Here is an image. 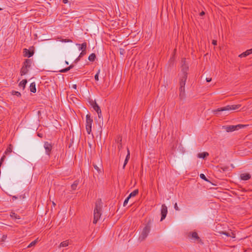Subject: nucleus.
<instances>
[{"label":"nucleus","mask_w":252,"mask_h":252,"mask_svg":"<svg viewBox=\"0 0 252 252\" xmlns=\"http://www.w3.org/2000/svg\"><path fill=\"white\" fill-rule=\"evenodd\" d=\"M181 63V73L180 76L179 96L181 99H183L185 96V86L187 79L189 66L186 63V60L185 58L182 60Z\"/></svg>","instance_id":"1"},{"label":"nucleus","mask_w":252,"mask_h":252,"mask_svg":"<svg viewBox=\"0 0 252 252\" xmlns=\"http://www.w3.org/2000/svg\"><path fill=\"white\" fill-rule=\"evenodd\" d=\"M102 203L100 199L96 200L94 212L93 223L96 224L101 215Z\"/></svg>","instance_id":"2"},{"label":"nucleus","mask_w":252,"mask_h":252,"mask_svg":"<svg viewBox=\"0 0 252 252\" xmlns=\"http://www.w3.org/2000/svg\"><path fill=\"white\" fill-rule=\"evenodd\" d=\"M240 104L237 105H227L225 107L220 108L217 109L213 110L212 111L214 114L216 115H218L219 114L220 112L223 111H228V110H234L239 109L241 107Z\"/></svg>","instance_id":"3"},{"label":"nucleus","mask_w":252,"mask_h":252,"mask_svg":"<svg viewBox=\"0 0 252 252\" xmlns=\"http://www.w3.org/2000/svg\"><path fill=\"white\" fill-rule=\"evenodd\" d=\"M151 230L150 222L149 221L144 228L143 229L139 237V240L141 241L144 240L148 236Z\"/></svg>","instance_id":"4"},{"label":"nucleus","mask_w":252,"mask_h":252,"mask_svg":"<svg viewBox=\"0 0 252 252\" xmlns=\"http://www.w3.org/2000/svg\"><path fill=\"white\" fill-rule=\"evenodd\" d=\"M247 125H237L236 126H222V129H224L226 131L229 132L238 130L239 129L244 128Z\"/></svg>","instance_id":"5"},{"label":"nucleus","mask_w":252,"mask_h":252,"mask_svg":"<svg viewBox=\"0 0 252 252\" xmlns=\"http://www.w3.org/2000/svg\"><path fill=\"white\" fill-rule=\"evenodd\" d=\"M93 119L91 118V116L87 114L86 116V128L88 134H90L92 131V125L93 123Z\"/></svg>","instance_id":"6"},{"label":"nucleus","mask_w":252,"mask_h":252,"mask_svg":"<svg viewBox=\"0 0 252 252\" xmlns=\"http://www.w3.org/2000/svg\"><path fill=\"white\" fill-rule=\"evenodd\" d=\"M167 213V207H166V206L165 204H162V206H161V220H160L161 221H162L165 218Z\"/></svg>","instance_id":"7"},{"label":"nucleus","mask_w":252,"mask_h":252,"mask_svg":"<svg viewBox=\"0 0 252 252\" xmlns=\"http://www.w3.org/2000/svg\"><path fill=\"white\" fill-rule=\"evenodd\" d=\"M44 147L46 150V154L49 155L52 149V145L48 142H46L44 143Z\"/></svg>","instance_id":"8"},{"label":"nucleus","mask_w":252,"mask_h":252,"mask_svg":"<svg viewBox=\"0 0 252 252\" xmlns=\"http://www.w3.org/2000/svg\"><path fill=\"white\" fill-rule=\"evenodd\" d=\"M251 175L249 173H242L240 175L241 179L244 181L249 180L251 178Z\"/></svg>","instance_id":"9"},{"label":"nucleus","mask_w":252,"mask_h":252,"mask_svg":"<svg viewBox=\"0 0 252 252\" xmlns=\"http://www.w3.org/2000/svg\"><path fill=\"white\" fill-rule=\"evenodd\" d=\"M23 53H24V56L25 57H28L29 58L32 57L33 54V52L30 51L27 49H24Z\"/></svg>","instance_id":"10"},{"label":"nucleus","mask_w":252,"mask_h":252,"mask_svg":"<svg viewBox=\"0 0 252 252\" xmlns=\"http://www.w3.org/2000/svg\"><path fill=\"white\" fill-rule=\"evenodd\" d=\"M127 155L126 156V159L125 160V161H124V165H123V168L124 169L125 168V166L126 165V164L127 163L129 158H130V152H129V150L128 149V148H127Z\"/></svg>","instance_id":"11"},{"label":"nucleus","mask_w":252,"mask_h":252,"mask_svg":"<svg viewBox=\"0 0 252 252\" xmlns=\"http://www.w3.org/2000/svg\"><path fill=\"white\" fill-rule=\"evenodd\" d=\"M32 61L31 59H26L23 63V66L29 68L31 67Z\"/></svg>","instance_id":"12"},{"label":"nucleus","mask_w":252,"mask_h":252,"mask_svg":"<svg viewBox=\"0 0 252 252\" xmlns=\"http://www.w3.org/2000/svg\"><path fill=\"white\" fill-rule=\"evenodd\" d=\"M252 53V49H249L240 54L239 57L240 58L246 57Z\"/></svg>","instance_id":"13"},{"label":"nucleus","mask_w":252,"mask_h":252,"mask_svg":"<svg viewBox=\"0 0 252 252\" xmlns=\"http://www.w3.org/2000/svg\"><path fill=\"white\" fill-rule=\"evenodd\" d=\"M117 143H118V148L119 151H120L122 147V138L121 137H119L117 139Z\"/></svg>","instance_id":"14"},{"label":"nucleus","mask_w":252,"mask_h":252,"mask_svg":"<svg viewBox=\"0 0 252 252\" xmlns=\"http://www.w3.org/2000/svg\"><path fill=\"white\" fill-rule=\"evenodd\" d=\"M91 104H92L94 109L96 112V111H99L100 112V108L99 106L98 105V104L96 103V102L95 101L93 102Z\"/></svg>","instance_id":"15"},{"label":"nucleus","mask_w":252,"mask_h":252,"mask_svg":"<svg viewBox=\"0 0 252 252\" xmlns=\"http://www.w3.org/2000/svg\"><path fill=\"white\" fill-rule=\"evenodd\" d=\"M77 45L79 46L80 50H86L87 44L86 42H84L82 44H77Z\"/></svg>","instance_id":"16"},{"label":"nucleus","mask_w":252,"mask_h":252,"mask_svg":"<svg viewBox=\"0 0 252 252\" xmlns=\"http://www.w3.org/2000/svg\"><path fill=\"white\" fill-rule=\"evenodd\" d=\"M28 71H29L28 68H27V67L23 66L21 69V71H20L21 75L23 76V75L26 74L28 73Z\"/></svg>","instance_id":"17"},{"label":"nucleus","mask_w":252,"mask_h":252,"mask_svg":"<svg viewBox=\"0 0 252 252\" xmlns=\"http://www.w3.org/2000/svg\"><path fill=\"white\" fill-rule=\"evenodd\" d=\"M220 233L223 234L228 237H231L232 238L235 237V234L232 232H231V233H228L224 231H222L220 232Z\"/></svg>","instance_id":"18"},{"label":"nucleus","mask_w":252,"mask_h":252,"mask_svg":"<svg viewBox=\"0 0 252 252\" xmlns=\"http://www.w3.org/2000/svg\"><path fill=\"white\" fill-rule=\"evenodd\" d=\"M208 156H209V154L207 152H203V153L198 154L197 157L199 158H204Z\"/></svg>","instance_id":"19"},{"label":"nucleus","mask_w":252,"mask_h":252,"mask_svg":"<svg viewBox=\"0 0 252 252\" xmlns=\"http://www.w3.org/2000/svg\"><path fill=\"white\" fill-rule=\"evenodd\" d=\"M30 88L31 92L34 93L36 92L35 84L34 82H33L31 84Z\"/></svg>","instance_id":"20"},{"label":"nucleus","mask_w":252,"mask_h":252,"mask_svg":"<svg viewBox=\"0 0 252 252\" xmlns=\"http://www.w3.org/2000/svg\"><path fill=\"white\" fill-rule=\"evenodd\" d=\"M10 216L11 218H12L13 219H20V217L15 213L14 212H11L10 214Z\"/></svg>","instance_id":"21"},{"label":"nucleus","mask_w":252,"mask_h":252,"mask_svg":"<svg viewBox=\"0 0 252 252\" xmlns=\"http://www.w3.org/2000/svg\"><path fill=\"white\" fill-rule=\"evenodd\" d=\"M73 67H74V65L73 64H71L68 67H66V68H65L64 69H63L61 70L60 71V72H62V73L66 72L68 71H69L70 69L72 68Z\"/></svg>","instance_id":"22"},{"label":"nucleus","mask_w":252,"mask_h":252,"mask_svg":"<svg viewBox=\"0 0 252 252\" xmlns=\"http://www.w3.org/2000/svg\"><path fill=\"white\" fill-rule=\"evenodd\" d=\"M27 83V81L26 79H24L22 81H21L19 84V87H22L23 89L25 88L26 85Z\"/></svg>","instance_id":"23"},{"label":"nucleus","mask_w":252,"mask_h":252,"mask_svg":"<svg viewBox=\"0 0 252 252\" xmlns=\"http://www.w3.org/2000/svg\"><path fill=\"white\" fill-rule=\"evenodd\" d=\"M95 58H96V56H95V54L92 53L89 56L88 59L91 62H94L95 60Z\"/></svg>","instance_id":"24"},{"label":"nucleus","mask_w":252,"mask_h":252,"mask_svg":"<svg viewBox=\"0 0 252 252\" xmlns=\"http://www.w3.org/2000/svg\"><path fill=\"white\" fill-rule=\"evenodd\" d=\"M191 237L194 240H198L199 239V237H198V234L196 232H194L191 233Z\"/></svg>","instance_id":"25"},{"label":"nucleus","mask_w":252,"mask_h":252,"mask_svg":"<svg viewBox=\"0 0 252 252\" xmlns=\"http://www.w3.org/2000/svg\"><path fill=\"white\" fill-rule=\"evenodd\" d=\"M79 184L78 181H75L74 182L73 184L71 185V188L72 190H75L76 188Z\"/></svg>","instance_id":"26"},{"label":"nucleus","mask_w":252,"mask_h":252,"mask_svg":"<svg viewBox=\"0 0 252 252\" xmlns=\"http://www.w3.org/2000/svg\"><path fill=\"white\" fill-rule=\"evenodd\" d=\"M138 193V190L135 189L129 194V195H128V197L129 198H131V197H134V196H136Z\"/></svg>","instance_id":"27"},{"label":"nucleus","mask_w":252,"mask_h":252,"mask_svg":"<svg viewBox=\"0 0 252 252\" xmlns=\"http://www.w3.org/2000/svg\"><path fill=\"white\" fill-rule=\"evenodd\" d=\"M69 244L68 240L64 241L62 242L60 245V247H67Z\"/></svg>","instance_id":"28"},{"label":"nucleus","mask_w":252,"mask_h":252,"mask_svg":"<svg viewBox=\"0 0 252 252\" xmlns=\"http://www.w3.org/2000/svg\"><path fill=\"white\" fill-rule=\"evenodd\" d=\"M12 152V145L10 144L5 151V154L7 155Z\"/></svg>","instance_id":"29"},{"label":"nucleus","mask_w":252,"mask_h":252,"mask_svg":"<svg viewBox=\"0 0 252 252\" xmlns=\"http://www.w3.org/2000/svg\"><path fill=\"white\" fill-rule=\"evenodd\" d=\"M37 239L35 240L34 241L31 242L28 246V248H31L32 247L34 246L36 243H37Z\"/></svg>","instance_id":"30"},{"label":"nucleus","mask_w":252,"mask_h":252,"mask_svg":"<svg viewBox=\"0 0 252 252\" xmlns=\"http://www.w3.org/2000/svg\"><path fill=\"white\" fill-rule=\"evenodd\" d=\"M12 94L16 95L18 97H20L21 95V93L20 92L15 91H13L12 92Z\"/></svg>","instance_id":"31"},{"label":"nucleus","mask_w":252,"mask_h":252,"mask_svg":"<svg viewBox=\"0 0 252 252\" xmlns=\"http://www.w3.org/2000/svg\"><path fill=\"white\" fill-rule=\"evenodd\" d=\"M93 166L94 168V169L98 172H101V169L99 168L96 164L93 163Z\"/></svg>","instance_id":"32"},{"label":"nucleus","mask_w":252,"mask_h":252,"mask_svg":"<svg viewBox=\"0 0 252 252\" xmlns=\"http://www.w3.org/2000/svg\"><path fill=\"white\" fill-rule=\"evenodd\" d=\"M87 53L86 50H82L81 53L79 55V57H82L84 56Z\"/></svg>","instance_id":"33"},{"label":"nucleus","mask_w":252,"mask_h":252,"mask_svg":"<svg viewBox=\"0 0 252 252\" xmlns=\"http://www.w3.org/2000/svg\"><path fill=\"white\" fill-rule=\"evenodd\" d=\"M129 198H130L128 196V197H127V198L125 199V200L124 201V204H123L124 206H126V204H127V203H128V200H129Z\"/></svg>","instance_id":"34"},{"label":"nucleus","mask_w":252,"mask_h":252,"mask_svg":"<svg viewBox=\"0 0 252 252\" xmlns=\"http://www.w3.org/2000/svg\"><path fill=\"white\" fill-rule=\"evenodd\" d=\"M99 72H100V70H99L98 71V72H97V73L94 76V79H95V80L96 81H98V74L99 73Z\"/></svg>","instance_id":"35"},{"label":"nucleus","mask_w":252,"mask_h":252,"mask_svg":"<svg viewBox=\"0 0 252 252\" xmlns=\"http://www.w3.org/2000/svg\"><path fill=\"white\" fill-rule=\"evenodd\" d=\"M200 178H201V179H203V180H205V181H207V178H206V177H205V175H204V174H201L200 175Z\"/></svg>","instance_id":"36"},{"label":"nucleus","mask_w":252,"mask_h":252,"mask_svg":"<svg viewBox=\"0 0 252 252\" xmlns=\"http://www.w3.org/2000/svg\"><path fill=\"white\" fill-rule=\"evenodd\" d=\"M7 238V235H3L2 236V238H1V242H4L5 241V240H6Z\"/></svg>","instance_id":"37"},{"label":"nucleus","mask_w":252,"mask_h":252,"mask_svg":"<svg viewBox=\"0 0 252 252\" xmlns=\"http://www.w3.org/2000/svg\"><path fill=\"white\" fill-rule=\"evenodd\" d=\"M174 209L176 210V211H179L180 210V209L178 207V205H177V203H176L174 205Z\"/></svg>","instance_id":"38"},{"label":"nucleus","mask_w":252,"mask_h":252,"mask_svg":"<svg viewBox=\"0 0 252 252\" xmlns=\"http://www.w3.org/2000/svg\"><path fill=\"white\" fill-rule=\"evenodd\" d=\"M5 158V156H3L2 157V158L0 159V165H1L2 164V162L4 161Z\"/></svg>","instance_id":"39"},{"label":"nucleus","mask_w":252,"mask_h":252,"mask_svg":"<svg viewBox=\"0 0 252 252\" xmlns=\"http://www.w3.org/2000/svg\"><path fill=\"white\" fill-rule=\"evenodd\" d=\"M97 114H98V117L100 118V117L101 116V109H100V113L99 111H96Z\"/></svg>","instance_id":"40"},{"label":"nucleus","mask_w":252,"mask_h":252,"mask_svg":"<svg viewBox=\"0 0 252 252\" xmlns=\"http://www.w3.org/2000/svg\"><path fill=\"white\" fill-rule=\"evenodd\" d=\"M125 52V50L124 49L121 48L120 49V53L121 54L123 55Z\"/></svg>","instance_id":"41"},{"label":"nucleus","mask_w":252,"mask_h":252,"mask_svg":"<svg viewBox=\"0 0 252 252\" xmlns=\"http://www.w3.org/2000/svg\"><path fill=\"white\" fill-rule=\"evenodd\" d=\"M212 44L214 45H216L217 44V41L216 40H213L212 41Z\"/></svg>","instance_id":"42"},{"label":"nucleus","mask_w":252,"mask_h":252,"mask_svg":"<svg viewBox=\"0 0 252 252\" xmlns=\"http://www.w3.org/2000/svg\"><path fill=\"white\" fill-rule=\"evenodd\" d=\"M63 41H64L65 42H71V40H70V39H64V40H63Z\"/></svg>","instance_id":"43"},{"label":"nucleus","mask_w":252,"mask_h":252,"mask_svg":"<svg viewBox=\"0 0 252 252\" xmlns=\"http://www.w3.org/2000/svg\"><path fill=\"white\" fill-rule=\"evenodd\" d=\"M211 78H207L206 79V80L207 82H210L211 81Z\"/></svg>","instance_id":"44"},{"label":"nucleus","mask_w":252,"mask_h":252,"mask_svg":"<svg viewBox=\"0 0 252 252\" xmlns=\"http://www.w3.org/2000/svg\"><path fill=\"white\" fill-rule=\"evenodd\" d=\"M81 57H79V56L75 60V62L77 63L78 61L80 60Z\"/></svg>","instance_id":"45"},{"label":"nucleus","mask_w":252,"mask_h":252,"mask_svg":"<svg viewBox=\"0 0 252 252\" xmlns=\"http://www.w3.org/2000/svg\"><path fill=\"white\" fill-rule=\"evenodd\" d=\"M205 15V12H204V11H202V12L200 13V15L201 16H203V15Z\"/></svg>","instance_id":"46"},{"label":"nucleus","mask_w":252,"mask_h":252,"mask_svg":"<svg viewBox=\"0 0 252 252\" xmlns=\"http://www.w3.org/2000/svg\"><path fill=\"white\" fill-rule=\"evenodd\" d=\"M68 1V0H63V2L64 4L67 3Z\"/></svg>","instance_id":"47"},{"label":"nucleus","mask_w":252,"mask_h":252,"mask_svg":"<svg viewBox=\"0 0 252 252\" xmlns=\"http://www.w3.org/2000/svg\"><path fill=\"white\" fill-rule=\"evenodd\" d=\"M17 198H18V197H17V196H13L12 197V199H13V200H16V199H17Z\"/></svg>","instance_id":"48"},{"label":"nucleus","mask_w":252,"mask_h":252,"mask_svg":"<svg viewBox=\"0 0 252 252\" xmlns=\"http://www.w3.org/2000/svg\"><path fill=\"white\" fill-rule=\"evenodd\" d=\"M19 197H20V199H24L25 197V195H20Z\"/></svg>","instance_id":"49"},{"label":"nucleus","mask_w":252,"mask_h":252,"mask_svg":"<svg viewBox=\"0 0 252 252\" xmlns=\"http://www.w3.org/2000/svg\"><path fill=\"white\" fill-rule=\"evenodd\" d=\"M72 87H73V88H74V89H76V88H77V85H75H75H73L72 86Z\"/></svg>","instance_id":"50"},{"label":"nucleus","mask_w":252,"mask_h":252,"mask_svg":"<svg viewBox=\"0 0 252 252\" xmlns=\"http://www.w3.org/2000/svg\"><path fill=\"white\" fill-rule=\"evenodd\" d=\"M65 63L66 64H68V62H67V61H65Z\"/></svg>","instance_id":"51"},{"label":"nucleus","mask_w":252,"mask_h":252,"mask_svg":"<svg viewBox=\"0 0 252 252\" xmlns=\"http://www.w3.org/2000/svg\"><path fill=\"white\" fill-rule=\"evenodd\" d=\"M38 136H39V137H41V135L40 134H38Z\"/></svg>","instance_id":"52"},{"label":"nucleus","mask_w":252,"mask_h":252,"mask_svg":"<svg viewBox=\"0 0 252 252\" xmlns=\"http://www.w3.org/2000/svg\"><path fill=\"white\" fill-rule=\"evenodd\" d=\"M53 204L54 205H55V203L54 202H53Z\"/></svg>","instance_id":"53"},{"label":"nucleus","mask_w":252,"mask_h":252,"mask_svg":"<svg viewBox=\"0 0 252 252\" xmlns=\"http://www.w3.org/2000/svg\"><path fill=\"white\" fill-rule=\"evenodd\" d=\"M1 10H2V9L1 8H0V11Z\"/></svg>","instance_id":"54"}]
</instances>
